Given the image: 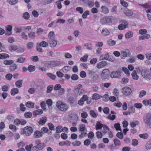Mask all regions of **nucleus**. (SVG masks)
<instances>
[{"instance_id": "obj_1", "label": "nucleus", "mask_w": 151, "mask_h": 151, "mask_svg": "<svg viewBox=\"0 0 151 151\" xmlns=\"http://www.w3.org/2000/svg\"><path fill=\"white\" fill-rule=\"evenodd\" d=\"M33 132V129L32 127L27 126L22 128L21 131V133L25 134L27 136H30Z\"/></svg>"}, {"instance_id": "obj_2", "label": "nucleus", "mask_w": 151, "mask_h": 151, "mask_svg": "<svg viewBox=\"0 0 151 151\" xmlns=\"http://www.w3.org/2000/svg\"><path fill=\"white\" fill-rule=\"evenodd\" d=\"M56 106L61 111H65L68 108V106L66 104L60 101L57 102Z\"/></svg>"}, {"instance_id": "obj_3", "label": "nucleus", "mask_w": 151, "mask_h": 151, "mask_svg": "<svg viewBox=\"0 0 151 151\" xmlns=\"http://www.w3.org/2000/svg\"><path fill=\"white\" fill-rule=\"evenodd\" d=\"M88 74L89 76L91 79L92 81L95 82L99 78L98 74L95 72L91 70H88Z\"/></svg>"}, {"instance_id": "obj_4", "label": "nucleus", "mask_w": 151, "mask_h": 151, "mask_svg": "<svg viewBox=\"0 0 151 151\" xmlns=\"http://www.w3.org/2000/svg\"><path fill=\"white\" fill-rule=\"evenodd\" d=\"M151 114L150 113H148L147 114L146 116L144 118V121L146 125L148 127H150L151 125Z\"/></svg>"}, {"instance_id": "obj_5", "label": "nucleus", "mask_w": 151, "mask_h": 151, "mask_svg": "<svg viewBox=\"0 0 151 151\" xmlns=\"http://www.w3.org/2000/svg\"><path fill=\"white\" fill-rule=\"evenodd\" d=\"M110 70L107 69L104 70L101 74V78L103 79H106L108 78L110 74Z\"/></svg>"}, {"instance_id": "obj_6", "label": "nucleus", "mask_w": 151, "mask_h": 151, "mask_svg": "<svg viewBox=\"0 0 151 151\" xmlns=\"http://www.w3.org/2000/svg\"><path fill=\"white\" fill-rule=\"evenodd\" d=\"M121 76V72L118 70L113 71L110 74V77L112 78H119Z\"/></svg>"}, {"instance_id": "obj_7", "label": "nucleus", "mask_w": 151, "mask_h": 151, "mask_svg": "<svg viewBox=\"0 0 151 151\" xmlns=\"http://www.w3.org/2000/svg\"><path fill=\"white\" fill-rule=\"evenodd\" d=\"M35 144L39 150H42L45 146V144L43 142L41 143V141L38 139L35 141Z\"/></svg>"}, {"instance_id": "obj_8", "label": "nucleus", "mask_w": 151, "mask_h": 151, "mask_svg": "<svg viewBox=\"0 0 151 151\" xmlns=\"http://www.w3.org/2000/svg\"><path fill=\"white\" fill-rule=\"evenodd\" d=\"M122 91L123 94L125 95H129L132 93L131 88L128 87H125L122 89Z\"/></svg>"}, {"instance_id": "obj_9", "label": "nucleus", "mask_w": 151, "mask_h": 151, "mask_svg": "<svg viewBox=\"0 0 151 151\" xmlns=\"http://www.w3.org/2000/svg\"><path fill=\"white\" fill-rule=\"evenodd\" d=\"M111 21L110 17H105L101 19L100 22L102 24H104L110 22Z\"/></svg>"}, {"instance_id": "obj_10", "label": "nucleus", "mask_w": 151, "mask_h": 151, "mask_svg": "<svg viewBox=\"0 0 151 151\" xmlns=\"http://www.w3.org/2000/svg\"><path fill=\"white\" fill-rule=\"evenodd\" d=\"M60 64L59 61L57 60L52 61L48 64L50 67H55L59 66Z\"/></svg>"}, {"instance_id": "obj_11", "label": "nucleus", "mask_w": 151, "mask_h": 151, "mask_svg": "<svg viewBox=\"0 0 151 151\" xmlns=\"http://www.w3.org/2000/svg\"><path fill=\"white\" fill-rule=\"evenodd\" d=\"M6 32L5 33L6 35L9 36L12 34V27L11 25H8L6 27Z\"/></svg>"}, {"instance_id": "obj_12", "label": "nucleus", "mask_w": 151, "mask_h": 151, "mask_svg": "<svg viewBox=\"0 0 151 151\" xmlns=\"http://www.w3.org/2000/svg\"><path fill=\"white\" fill-rule=\"evenodd\" d=\"M107 65V62L103 61L98 63L96 65V67L99 69L103 68Z\"/></svg>"}, {"instance_id": "obj_13", "label": "nucleus", "mask_w": 151, "mask_h": 151, "mask_svg": "<svg viewBox=\"0 0 151 151\" xmlns=\"http://www.w3.org/2000/svg\"><path fill=\"white\" fill-rule=\"evenodd\" d=\"M69 117L71 122H76L78 121V117L76 114H71L69 115Z\"/></svg>"}, {"instance_id": "obj_14", "label": "nucleus", "mask_w": 151, "mask_h": 151, "mask_svg": "<svg viewBox=\"0 0 151 151\" xmlns=\"http://www.w3.org/2000/svg\"><path fill=\"white\" fill-rule=\"evenodd\" d=\"M74 92L77 96H79L83 94L84 92V91L82 89L77 88L75 89Z\"/></svg>"}, {"instance_id": "obj_15", "label": "nucleus", "mask_w": 151, "mask_h": 151, "mask_svg": "<svg viewBox=\"0 0 151 151\" xmlns=\"http://www.w3.org/2000/svg\"><path fill=\"white\" fill-rule=\"evenodd\" d=\"M78 129L81 132H86L87 131V129L86 127V125L84 124H80L79 126Z\"/></svg>"}, {"instance_id": "obj_16", "label": "nucleus", "mask_w": 151, "mask_h": 151, "mask_svg": "<svg viewBox=\"0 0 151 151\" xmlns=\"http://www.w3.org/2000/svg\"><path fill=\"white\" fill-rule=\"evenodd\" d=\"M42 135L41 132L39 131H36L34 133L33 137L35 138H38L42 137Z\"/></svg>"}, {"instance_id": "obj_17", "label": "nucleus", "mask_w": 151, "mask_h": 151, "mask_svg": "<svg viewBox=\"0 0 151 151\" xmlns=\"http://www.w3.org/2000/svg\"><path fill=\"white\" fill-rule=\"evenodd\" d=\"M43 113L42 110L41 109H38L35 111L33 112V116L36 117L38 115H40L42 114Z\"/></svg>"}, {"instance_id": "obj_18", "label": "nucleus", "mask_w": 151, "mask_h": 151, "mask_svg": "<svg viewBox=\"0 0 151 151\" xmlns=\"http://www.w3.org/2000/svg\"><path fill=\"white\" fill-rule=\"evenodd\" d=\"M49 43L50 45V47H55L57 45V42L56 40H55L54 39L50 40Z\"/></svg>"}, {"instance_id": "obj_19", "label": "nucleus", "mask_w": 151, "mask_h": 151, "mask_svg": "<svg viewBox=\"0 0 151 151\" xmlns=\"http://www.w3.org/2000/svg\"><path fill=\"white\" fill-rule=\"evenodd\" d=\"M24 28V27L16 26L14 27V30L16 33H20L22 32V29Z\"/></svg>"}, {"instance_id": "obj_20", "label": "nucleus", "mask_w": 151, "mask_h": 151, "mask_svg": "<svg viewBox=\"0 0 151 151\" xmlns=\"http://www.w3.org/2000/svg\"><path fill=\"white\" fill-rule=\"evenodd\" d=\"M132 78L134 80H138L139 78V76L137 75V72L135 70H133L131 73Z\"/></svg>"}, {"instance_id": "obj_21", "label": "nucleus", "mask_w": 151, "mask_h": 151, "mask_svg": "<svg viewBox=\"0 0 151 151\" xmlns=\"http://www.w3.org/2000/svg\"><path fill=\"white\" fill-rule=\"evenodd\" d=\"M47 121V117H43L41 118L38 122L39 124L42 125L45 124Z\"/></svg>"}, {"instance_id": "obj_22", "label": "nucleus", "mask_w": 151, "mask_h": 151, "mask_svg": "<svg viewBox=\"0 0 151 151\" xmlns=\"http://www.w3.org/2000/svg\"><path fill=\"white\" fill-rule=\"evenodd\" d=\"M109 57V54L108 53L104 54L101 55L100 57V59L101 60H108Z\"/></svg>"}, {"instance_id": "obj_23", "label": "nucleus", "mask_w": 151, "mask_h": 151, "mask_svg": "<svg viewBox=\"0 0 151 151\" xmlns=\"http://www.w3.org/2000/svg\"><path fill=\"white\" fill-rule=\"evenodd\" d=\"M101 33L103 35L105 36H108L110 34V32L106 28L103 29Z\"/></svg>"}, {"instance_id": "obj_24", "label": "nucleus", "mask_w": 151, "mask_h": 151, "mask_svg": "<svg viewBox=\"0 0 151 151\" xmlns=\"http://www.w3.org/2000/svg\"><path fill=\"white\" fill-rule=\"evenodd\" d=\"M26 106L29 108H33L34 107V103L31 101H28L26 103Z\"/></svg>"}, {"instance_id": "obj_25", "label": "nucleus", "mask_w": 151, "mask_h": 151, "mask_svg": "<svg viewBox=\"0 0 151 151\" xmlns=\"http://www.w3.org/2000/svg\"><path fill=\"white\" fill-rule=\"evenodd\" d=\"M101 12L103 13L107 14L109 12V10L105 6H102L101 7Z\"/></svg>"}, {"instance_id": "obj_26", "label": "nucleus", "mask_w": 151, "mask_h": 151, "mask_svg": "<svg viewBox=\"0 0 151 151\" xmlns=\"http://www.w3.org/2000/svg\"><path fill=\"white\" fill-rule=\"evenodd\" d=\"M103 125L100 123V121H98L96 125V130H98L99 129H101L103 127Z\"/></svg>"}, {"instance_id": "obj_27", "label": "nucleus", "mask_w": 151, "mask_h": 151, "mask_svg": "<svg viewBox=\"0 0 151 151\" xmlns=\"http://www.w3.org/2000/svg\"><path fill=\"white\" fill-rule=\"evenodd\" d=\"M22 80H19L16 82L15 85L17 87L20 88L22 86Z\"/></svg>"}, {"instance_id": "obj_28", "label": "nucleus", "mask_w": 151, "mask_h": 151, "mask_svg": "<svg viewBox=\"0 0 151 151\" xmlns=\"http://www.w3.org/2000/svg\"><path fill=\"white\" fill-rule=\"evenodd\" d=\"M19 92V89L17 88H12L11 91L12 95L14 96Z\"/></svg>"}, {"instance_id": "obj_29", "label": "nucleus", "mask_w": 151, "mask_h": 151, "mask_svg": "<svg viewBox=\"0 0 151 151\" xmlns=\"http://www.w3.org/2000/svg\"><path fill=\"white\" fill-rule=\"evenodd\" d=\"M133 36V33L131 31H129L127 32L125 35L126 38H129L132 37Z\"/></svg>"}, {"instance_id": "obj_30", "label": "nucleus", "mask_w": 151, "mask_h": 151, "mask_svg": "<svg viewBox=\"0 0 151 151\" xmlns=\"http://www.w3.org/2000/svg\"><path fill=\"white\" fill-rule=\"evenodd\" d=\"M28 36L29 38L34 39L36 37L35 33L32 31L29 32L28 33Z\"/></svg>"}, {"instance_id": "obj_31", "label": "nucleus", "mask_w": 151, "mask_h": 151, "mask_svg": "<svg viewBox=\"0 0 151 151\" xmlns=\"http://www.w3.org/2000/svg\"><path fill=\"white\" fill-rule=\"evenodd\" d=\"M150 35L148 34L142 36H140L139 37V39L140 40H143L146 39H148L150 38Z\"/></svg>"}, {"instance_id": "obj_32", "label": "nucleus", "mask_w": 151, "mask_h": 151, "mask_svg": "<svg viewBox=\"0 0 151 151\" xmlns=\"http://www.w3.org/2000/svg\"><path fill=\"white\" fill-rule=\"evenodd\" d=\"M63 127L60 125L57 126L55 128L56 133H60L62 132H63Z\"/></svg>"}, {"instance_id": "obj_33", "label": "nucleus", "mask_w": 151, "mask_h": 151, "mask_svg": "<svg viewBox=\"0 0 151 151\" xmlns=\"http://www.w3.org/2000/svg\"><path fill=\"white\" fill-rule=\"evenodd\" d=\"M9 55L6 53H0V59H4L6 58H9Z\"/></svg>"}, {"instance_id": "obj_34", "label": "nucleus", "mask_w": 151, "mask_h": 151, "mask_svg": "<svg viewBox=\"0 0 151 151\" xmlns=\"http://www.w3.org/2000/svg\"><path fill=\"white\" fill-rule=\"evenodd\" d=\"M52 1V0H42L40 3L43 5H46L51 3Z\"/></svg>"}, {"instance_id": "obj_35", "label": "nucleus", "mask_w": 151, "mask_h": 151, "mask_svg": "<svg viewBox=\"0 0 151 151\" xmlns=\"http://www.w3.org/2000/svg\"><path fill=\"white\" fill-rule=\"evenodd\" d=\"M108 44L110 46H112L115 45L116 44L115 41L111 39L108 40L107 41Z\"/></svg>"}, {"instance_id": "obj_36", "label": "nucleus", "mask_w": 151, "mask_h": 151, "mask_svg": "<svg viewBox=\"0 0 151 151\" xmlns=\"http://www.w3.org/2000/svg\"><path fill=\"white\" fill-rule=\"evenodd\" d=\"M35 69V66L31 65H29L27 68L28 70L30 72L34 71Z\"/></svg>"}, {"instance_id": "obj_37", "label": "nucleus", "mask_w": 151, "mask_h": 151, "mask_svg": "<svg viewBox=\"0 0 151 151\" xmlns=\"http://www.w3.org/2000/svg\"><path fill=\"white\" fill-rule=\"evenodd\" d=\"M139 122L137 121H136L134 122H130V124L132 128H134L136 127V125L139 124Z\"/></svg>"}, {"instance_id": "obj_38", "label": "nucleus", "mask_w": 151, "mask_h": 151, "mask_svg": "<svg viewBox=\"0 0 151 151\" xmlns=\"http://www.w3.org/2000/svg\"><path fill=\"white\" fill-rule=\"evenodd\" d=\"M22 17L24 19L27 20L29 18V14L28 12H26L23 14Z\"/></svg>"}, {"instance_id": "obj_39", "label": "nucleus", "mask_w": 151, "mask_h": 151, "mask_svg": "<svg viewBox=\"0 0 151 151\" xmlns=\"http://www.w3.org/2000/svg\"><path fill=\"white\" fill-rule=\"evenodd\" d=\"M9 69L11 71H13L16 70L17 68V65L15 64H13L10 65L9 67Z\"/></svg>"}, {"instance_id": "obj_40", "label": "nucleus", "mask_w": 151, "mask_h": 151, "mask_svg": "<svg viewBox=\"0 0 151 151\" xmlns=\"http://www.w3.org/2000/svg\"><path fill=\"white\" fill-rule=\"evenodd\" d=\"M27 47L28 49H31L33 47L34 44L32 42H29L27 43Z\"/></svg>"}, {"instance_id": "obj_41", "label": "nucleus", "mask_w": 151, "mask_h": 151, "mask_svg": "<svg viewBox=\"0 0 151 151\" xmlns=\"http://www.w3.org/2000/svg\"><path fill=\"white\" fill-rule=\"evenodd\" d=\"M47 76L53 80L55 79L56 78L55 75L50 73H47Z\"/></svg>"}, {"instance_id": "obj_42", "label": "nucleus", "mask_w": 151, "mask_h": 151, "mask_svg": "<svg viewBox=\"0 0 151 151\" xmlns=\"http://www.w3.org/2000/svg\"><path fill=\"white\" fill-rule=\"evenodd\" d=\"M9 3L11 5H14L18 2V0H7Z\"/></svg>"}, {"instance_id": "obj_43", "label": "nucleus", "mask_w": 151, "mask_h": 151, "mask_svg": "<svg viewBox=\"0 0 151 151\" xmlns=\"http://www.w3.org/2000/svg\"><path fill=\"white\" fill-rule=\"evenodd\" d=\"M114 143L115 146H119L121 145V142L119 139H115L114 140Z\"/></svg>"}, {"instance_id": "obj_44", "label": "nucleus", "mask_w": 151, "mask_h": 151, "mask_svg": "<svg viewBox=\"0 0 151 151\" xmlns=\"http://www.w3.org/2000/svg\"><path fill=\"white\" fill-rule=\"evenodd\" d=\"M114 127L116 129V130H119L121 131V127L120 124L119 123L115 124L114 125Z\"/></svg>"}, {"instance_id": "obj_45", "label": "nucleus", "mask_w": 151, "mask_h": 151, "mask_svg": "<svg viewBox=\"0 0 151 151\" xmlns=\"http://www.w3.org/2000/svg\"><path fill=\"white\" fill-rule=\"evenodd\" d=\"M14 63V61L11 60H5L4 61V63L5 65H9Z\"/></svg>"}, {"instance_id": "obj_46", "label": "nucleus", "mask_w": 151, "mask_h": 151, "mask_svg": "<svg viewBox=\"0 0 151 151\" xmlns=\"http://www.w3.org/2000/svg\"><path fill=\"white\" fill-rule=\"evenodd\" d=\"M81 142L79 141H76L72 143V145L74 147L79 146L81 144Z\"/></svg>"}, {"instance_id": "obj_47", "label": "nucleus", "mask_w": 151, "mask_h": 151, "mask_svg": "<svg viewBox=\"0 0 151 151\" xmlns=\"http://www.w3.org/2000/svg\"><path fill=\"white\" fill-rule=\"evenodd\" d=\"M129 52H127L123 51L121 52V55L122 56V58H124L127 57V55H129Z\"/></svg>"}, {"instance_id": "obj_48", "label": "nucleus", "mask_w": 151, "mask_h": 151, "mask_svg": "<svg viewBox=\"0 0 151 151\" xmlns=\"http://www.w3.org/2000/svg\"><path fill=\"white\" fill-rule=\"evenodd\" d=\"M54 35L55 33L54 32L51 31L48 34V36L49 37V38L50 40L52 39H54L53 38H53H54Z\"/></svg>"}, {"instance_id": "obj_49", "label": "nucleus", "mask_w": 151, "mask_h": 151, "mask_svg": "<svg viewBox=\"0 0 151 151\" xmlns=\"http://www.w3.org/2000/svg\"><path fill=\"white\" fill-rule=\"evenodd\" d=\"M25 59V58L22 56L19 57L18 59L17 62L19 63H23Z\"/></svg>"}, {"instance_id": "obj_50", "label": "nucleus", "mask_w": 151, "mask_h": 151, "mask_svg": "<svg viewBox=\"0 0 151 151\" xmlns=\"http://www.w3.org/2000/svg\"><path fill=\"white\" fill-rule=\"evenodd\" d=\"M17 49L18 47L17 45H13L11 46L10 49H9V50L11 52H12L13 51L17 50Z\"/></svg>"}, {"instance_id": "obj_51", "label": "nucleus", "mask_w": 151, "mask_h": 151, "mask_svg": "<svg viewBox=\"0 0 151 151\" xmlns=\"http://www.w3.org/2000/svg\"><path fill=\"white\" fill-rule=\"evenodd\" d=\"M53 86H54L52 85L48 86L47 88V92L48 93L51 92L53 89Z\"/></svg>"}, {"instance_id": "obj_52", "label": "nucleus", "mask_w": 151, "mask_h": 151, "mask_svg": "<svg viewBox=\"0 0 151 151\" xmlns=\"http://www.w3.org/2000/svg\"><path fill=\"white\" fill-rule=\"evenodd\" d=\"M120 3L123 6L127 7L128 6V3L125 1L123 0H120Z\"/></svg>"}, {"instance_id": "obj_53", "label": "nucleus", "mask_w": 151, "mask_h": 151, "mask_svg": "<svg viewBox=\"0 0 151 151\" xmlns=\"http://www.w3.org/2000/svg\"><path fill=\"white\" fill-rule=\"evenodd\" d=\"M48 129L46 127H44L41 129L40 132L42 135L44 133H47L48 132Z\"/></svg>"}, {"instance_id": "obj_54", "label": "nucleus", "mask_w": 151, "mask_h": 151, "mask_svg": "<svg viewBox=\"0 0 151 151\" xmlns=\"http://www.w3.org/2000/svg\"><path fill=\"white\" fill-rule=\"evenodd\" d=\"M147 30L145 29H141L139 31V33L140 35H143L147 33Z\"/></svg>"}, {"instance_id": "obj_55", "label": "nucleus", "mask_w": 151, "mask_h": 151, "mask_svg": "<svg viewBox=\"0 0 151 151\" xmlns=\"http://www.w3.org/2000/svg\"><path fill=\"white\" fill-rule=\"evenodd\" d=\"M86 4H87L89 7L91 8L94 6V3L93 0H90Z\"/></svg>"}, {"instance_id": "obj_56", "label": "nucleus", "mask_w": 151, "mask_h": 151, "mask_svg": "<svg viewBox=\"0 0 151 151\" xmlns=\"http://www.w3.org/2000/svg\"><path fill=\"white\" fill-rule=\"evenodd\" d=\"M40 46L45 47H47L48 45V43L45 41H42L40 44Z\"/></svg>"}, {"instance_id": "obj_57", "label": "nucleus", "mask_w": 151, "mask_h": 151, "mask_svg": "<svg viewBox=\"0 0 151 151\" xmlns=\"http://www.w3.org/2000/svg\"><path fill=\"white\" fill-rule=\"evenodd\" d=\"M43 32V30L41 28H38L37 29L36 33L37 35H41Z\"/></svg>"}, {"instance_id": "obj_58", "label": "nucleus", "mask_w": 151, "mask_h": 151, "mask_svg": "<svg viewBox=\"0 0 151 151\" xmlns=\"http://www.w3.org/2000/svg\"><path fill=\"white\" fill-rule=\"evenodd\" d=\"M133 12L130 10H127L125 12V14L128 16H131L133 15Z\"/></svg>"}, {"instance_id": "obj_59", "label": "nucleus", "mask_w": 151, "mask_h": 151, "mask_svg": "<svg viewBox=\"0 0 151 151\" xmlns=\"http://www.w3.org/2000/svg\"><path fill=\"white\" fill-rule=\"evenodd\" d=\"M108 96H109L107 94H105L103 96H101V97H102L103 98V101L106 102L108 100Z\"/></svg>"}, {"instance_id": "obj_60", "label": "nucleus", "mask_w": 151, "mask_h": 151, "mask_svg": "<svg viewBox=\"0 0 151 151\" xmlns=\"http://www.w3.org/2000/svg\"><path fill=\"white\" fill-rule=\"evenodd\" d=\"M21 36H22V38L25 40H28V37L27 35L26 34L25 32H22L21 34Z\"/></svg>"}, {"instance_id": "obj_61", "label": "nucleus", "mask_w": 151, "mask_h": 151, "mask_svg": "<svg viewBox=\"0 0 151 151\" xmlns=\"http://www.w3.org/2000/svg\"><path fill=\"white\" fill-rule=\"evenodd\" d=\"M81 132V133L79 136V137L80 138H83L84 137L87 136V133L86 132Z\"/></svg>"}, {"instance_id": "obj_62", "label": "nucleus", "mask_w": 151, "mask_h": 151, "mask_svg": "<svg viewBox=\"0 0 151 151\" xmlns=\"http://www.w3.org/2000/svg\"><path fill=\"white\" fill-rule=\"evenodd\" d=\"M136 58L134 57H131L130 58L127 60V61L130 63H133L135 61Z\"/></svg>"}, {"instance_id": "obj_63", "label": "nucleus", "mask_w": 151, "mask_h": 151, "mask_svg": "<svg viewBox=\"0 0 151 151\" xmlns=\"http://www.w3.org/2000/svg\"><path fill=\"white\" fill-rule=\"evenodd\" d=\"M70 68L69 66H65L63 68L62 70L64 72L67 73L70 70Z\"/></svg>"}, {"instance_id": "obj_64", "label": "nucleus", "mask_w": 151, "mask_h": 151, "mask_svg": "<svg viewBox=\"0 0 151 151\" xmlns=\"http://www.w3.org/2000/svg\"><path fill=\"white\" fill-rule=\"evenodd\" d=\"M24 116L26 118H30L32 117V114L30 112H27L24 113Z\"/></svg>"}]
</instances>
